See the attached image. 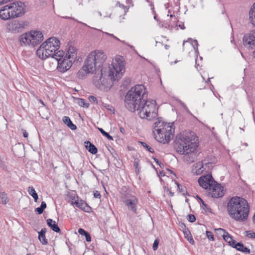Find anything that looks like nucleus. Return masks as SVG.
Returning a JSON list of instances; mask_svg holds the SVG:
<instances>
[{"label":"nucleus","mask_w":255,"mask_h":255,"mask_svg":"<svg viewBox=\"0 0 255 255\" xmlns=\"http://www.w3.org/2000/svg\"><path fill=\"white\" fill-rule=\"evenodd\" d=\"M78 104L80 106L84 108H88L89 107V104L86 103L85 100L83 99H79Z\"/></svg>","instance_id":"30"},{"label":"nucleus","mask_w":255,"mask_h":255,"mask_svg":"<svg viewBox=\"0 0 255 255\" xmlns=\"http://www.w3.org/2000/svg\"><path fill=\"white\" fill-rule=\"evenodd\" d=\"M44 210L42 209L40 207L36 208L35 209V212L38 214H41L43 212Z\"/></svg>","instance_id":"44"},{"label":"nucleus","mask_w":255,"mask_h":255,"mask_svg":"<svg viewBox=\"0 0 255 255\" xmlns=\"http://www.w3.org/2000/svg\"><path fill=\"white\" fill-rule=\"evenodd\" d=\"M0 17L3 20H6L11 17L10 14L8 13V10L5 12V9L0 10Z\"/></svg>","instance_id":"28"},{"label":"nucleus","mask_w":255,"mask_h":255,"mask_svg":"<svg viewBox=\"0 0 255 255\" xmlns=\"http://www.w3.org/2000/svg\"><path fill=\"white\" fill-rule=\"evenodd\" d=\"M254 57L255 58V50L253 52Z\"/></svg>","instance_id":"64"},{"label":"nucleus","mask_w":255,"mask_h":255,"mask_svg":"<svg viewBox=\"0 0 255 255\" xmlns=\"http://www.w3.org/2000/svg\"><path fill=\"white\" fill-rule=\"evenodd\" d=\"M31 36L30 32L21 34L19 37V40L21 45H31Z\"/></svg>","instance_id":"17"},{"label":"nucleus","mask_w":255,"mask_h":255,"mask_svg":"<svg viewBox=\"0 0 255 255\" xmlns=\"http://www.w3.org/2000/svg\"><path fill=\"white\" fill-rule=\"evenodd\" d=\"M243 42L244 45L249 49L255 48V29L244 35Z\"/></svg>","instance_id":"11"},{"label":"nucleus","mask_w":255,"mask_h":255,"mask_svg":"<svg viewBox=\"0 0 255 255\" xmlns=\"http://www.w3.org/2000/svg\"><path fill=\"white\" fill-rule=\"evenodd\" d=\"M89 100L91 103H95L96 104H98V101L97 98L94 96H90L89 97Z\"/></svg>","instance_id":"40"},{"label":"nucleus","mask_w":255,"mask_h":255,"mask_svg":"<svg viewBox=\"0 0 255 255\" xmlns=\"http://www.w3.org/2000/svg\"><path fill=\"white\" fill-rule=\"evenodd\" d=\"M86 149L91 153L95 154L97 153L98 149L97 147L90 141H86L84 142Z\"/></svg>","instance_id":"21"},{"label":"nucleus","mask_w":255,"mask_h":255,"mask_svg":"<svg viewBox=\"0 0 255 255\" xmlns=\"http://www.w3.org/2000/svg\"><path fill=\"white\" fill-rule=\"evenodd\" d=\"M123 202L126 204L128 209L133 213H136L138 199L135 196H132L130 198L123 199Z\"/></svg>","instance_id":"13"},{"label":"nucleus","mask_w":255,"mask_h":255,"mask_svg":"<svg viewBox=\"0 0 255 255\" xmlns=\"http://www.w3.org/2000/svg\"><path fill=\"white\" fill-rule=\"evenodd\" d=\"M202 163H203V165L204 166V167L206 168V170H209L212 168L213 163L212 162L208 161L206 159L202 160Z\"/></svg>","instance_id":"32"},{"label":"nucleus","mask_w":255,"mask_h":255,"mask_svg":"<svg viewBox=\"0 0 255 255\" xmlns=\"http://www.w3.org/2000/svg\"><path fill=\"white\" fill-rule=\"evenodd\" d=\"M159 245V241L157 239H156L153 244L152 248L154 251H156Z\"/></svg>","instance_id":"42"},{"label":"nucleus","mask_w":255,"mask_h":255,"mask_svg":"<svg viewBox=\"0 0 255 255\" xmlns=\"http://www.w3.org/2000/svg\"><path fill=\"white\" fill-rule=\"evenodd\" d=\"M65 56V52L62 50H59L56 52H54L53 54L51 55L50 57L52 58H54L58 62V60L61 59L62 60Z\"/></svg>","instance_id":"24"},{"label":"nucleus","mask_w":255,"mask_h":255,"mask_svg":"<svg viewBox=\"0 0 255 255\" xmlns=\"http://www.w3.org/2000/svg\"><path fill=\"white\" fill-rule=\"evenodd\" d=\"M71 204L75 205L77 208L85 212H89L91 209L87 203L81 199H77L75 201L72 199Z\"/></svg>","instance_id":"16"},{"label":"nucleus","mask_w":255,"mask_h":255,"mask_svg":"<svg viewBox=\"0 0 255 255\" xmlns=\"http://www.w3.org/2000/svg\"><path fill=\"white\" fill-rule=\"evenodd\" d=\"M78 233L82 236H84L86 238V240L87 242H90L91 241V238L90 234L86 232L85 230L82 228H79L78 229Z\"/></svg>","instance_id":"26"},{"label":"nucleus","mask_w":255,"mask_h":255,"mask_svg":"<svg viewBox=\"0 0 255 255\" xmlns=\"http://www.w3.org/2000/svg\"><path fill=\"white\" fill-rule=\"evenodd\" d=\"M31 32V46L34 47L40 43L43 39V35L40 31H32Z\"/></svg>","instance_id":"15"},{"label":"nucleus","mask_w":255,"mask_h":255,"mask_svg":"<svg viewBox=\"0 0 255 255\" xmlns=\"http://www.w3.org/2000/svg\"><path fill=\"white\" fill-rule=\"evenodd\" d=\"M176 184H177V186L178 189L179 190V192L182 193L183 194V195H185V193H186V191L185 188L184 187L182 186V185H181L180 184H179V183H178L177 182H176Z\"/></svg>","instance_id":"34"},{"label":"nucleus","mask_w":255,"mask_h":255,"mask_svg":"<svg viewBox=\"0 0 255 255\" xmlns=\"http://www.w3.org/2000/svg\"><path fill=\"white\" fill-rule=\"evenodd\" d=\"M22 133H23V136L25 137V138H27L28 137V133L27 132V131H26V130L25 129H22Z\"/></svg>","instance_id":"52"},{"label":"nucleus","mask_w":255,"mask_h":255,"mask_svg":"<svg viewBox=\"0 0 255 255\" xmlns=\"http://www.w3.org/2000/svg\"><path fill=\"white\" fill-rule=\"evenodd\" d=\"M198 183L201 187L208 190L213 183H215V181L211 175H207L200 177L198 179Z\"/></svg>","instance_id":"12"},{"label":"nucleus","mask_w":255,"mask_h":255,"mask_svg":"<svg viewBox=\"0 0 255 255\" xmlns=\"http://www.w3.org/2000/svg\"><path fill=\"white\" fill-rule=\"evenodd\" d=\"M28 192L31 196L35 195L37 193L32 186L29 187Z\"/></svg>","instance_id":"39"},{"label":"nucleus","mask_w":255,"mask_h":255,"mask_svg":"<svg viewBox=\"0 0 255 255\" xmlns=\"http://www.w3.org/2000/svg\"><path fill=\"white\" fill-rule=\"evenodd\" d=\"M189 242H190V243H191V244H193V243L194 242V241L193 239L192 238V239H190V240L189 241Z\"/></svg>","instance_id":"59"},{"label":"nucleus","mask_w":255,"mask_h":255,"mask_svg":"<svg viewBox=\"0 0 255 255\" xmlns=\"http://www.w3.org/2000/svg\"><path fill=\"white\" fill-rule=\"evenodd\" d=\"M120 131H121L122 133H123V134L125 133V131H125V128H123V127H120Z\"/></svg>","instance_id":"55"},{"label":"nucleus","mask_w":255,"mask_h":255,"mask_svg":"<svg viewBox=\"0 0 255 255\" xmlns=\"http://www.w3.org/2000/svg\"><path fill=\"white\" fill-rule=\"evenodd\" d=\"M206 234L207 237L208 238V239L210 241H214L215 239L214 237V235H213L212 233L210 231H207L206 232Z\"/></svg>","instance_id":"36"},{"label":"nucleus","mask_w":255,"mask_h":255,"mask_svg":"<svg viewBox=\"0 0 255 255\" xmlns=\"http://www.w3.org/2000/svg\"><path fill=\"white\" fill-rule=\"evenodd\" d=\"M63 122L72 130H75L77 128L76 126L72 123L69 117L64 116L63 118Z\"/></svg>","instance_id":"23"},{"label":"nucleus","mask_w":255,"mask_h":255,"mask_svg":"<svg viewBox=\"0 0 255 255\" xmlns=\"http://www.w3.org/2000/svg\"><path fill=\"white\" fill-rule=\"evenodd\" d=\"M5 7H8V13L11 18L19 17L24 13V4L21 1L10 3Z\"/></svg>","instance_id":"9"},{"label":"nucleus","mask_w":255,"mask_h":255,"mask_svg":"<svg viewBox=\"0 0 255 255\" xmlns=\"http://www.w3.org/2000/svg\"><path fill=\"white\" fill-rule=\"evenodd\" d=\"M169 47V45H167V44H166V45H165V48L166 49H168Z\"/></svg>","instance_id":"62"},{"label":"nucleus","mask_w":255,"mask_h":255,"mask_svg":"<svg viewBox=\"0 0 255 255\" xmlns=\"http://www.w3.org/2000/svg\"><path fill=\"white\" fill-rule=\"evenodd\" d=\"M47 225L54 232L57 233H61V230L58 224L55 221L51 219H48L46 221Z\"/></svg>","instance_id":"19"},{"label":"nucleus","mask_w":255,"mask_h":255,"mask_svg":"<svg viewBox=\"0 0 255 255\" xmlns=\"http://www.w3.org/2000/svg\"><path fill=\"white\" fill-rule=\"evenodd\" d=\"M187 219L189 222H190L191 223H193L195 221L196 217L193 214H189L187 216Z\"/></svg>","instance_id":"37"},{"label":"nucleus","mask_w":255,"mask_h":255,"mask_svg":"<svg viewBox=\"0 0 255 255\" xmlns=\"http://www.w3.org/2000/svg\"><path fill=\"white\" fill-rule=\"evenodd\" d=\"M0 203L4 205L6 204L9 201L7 194L4 192H0Z\"/></svg>","instance_id":"27"},{"label":"nucleus","mask_w":255,"mask_h":255,"mask_svg":"<svg viewBox=\"0 0 255 255\" xmlns=\"http://www.w3.org/2000/svg\"><path fill=\"white\" fill-rule=\"evenodd\" d=\"M42 209L44 210L46 208V204L44 201H42L41 202V205L40 206Z\"/></svg>","instance_id":"51"},{"label":"nucleus","mask_w":255,"mask_h":255,"mask_svg":"<svg viewBox=\"0 0 255 255\" xmlns=\"http://www.w3.org/2000/svg\"><path fill=\"white\" fill-rule=\"evenodd\" d=\"M32 197L34 198V201L35 202H36L38 199V196L37 194L36 193V194H35V195H33Z\"/></svg>","instance_id":"54"},{"label":"nucleus","mask_w":255,"mask_h":255,"mask_svg":"<svg viewBox=\"0 0 255 255\" xmlns=\"http://www.w3.org/2000/svg\"><path fill=\"white\" fill-rule=\"evenodd\" d=\"M206 168L203 165L202 161H199L195 163L192 168V172L196 175H200L205 171Z\"/></svg>","instance_id":"18"},{"label":"nucleus","mask_w":255,"mask_h":255,"mask_svg":"<svg viewBox=\"0 0 255 255\" xmlns=\"http://www.w3.org/2000/svg\"><path fill=\"white\" fill-rule=\"evenodd\" d=\"M250 206L247 201L238 196L232 197L227 204V210L230 216L238 221H244L247 219Z\"/></svg>","instance_id":"3"},{"label":"nucleus","mask_w":255,"mask_h":255,"mask_svg":"<svg viewBox=\"0 0 255 255\" xmlns=\"http://www.w3.org/2000/svg\"><path fill=\"white\" fill-rule=\"evenodd\" d=\"M6 0H0V5L6 3Z\"/></svg>","instance_id":"57"},{"label":"nucleus","mask_w":255,"mask_h":255,"mask_svg":"<svg viewBox=\"0 0 255 255\" xmlns=\"http://www.w3.org/2000/svg\"><path fill=\"white\" fill-rule=\"evenodd\" d=\"M253 220L254 223L255 224V214L254 215V216L253 218Z\"/></svg>","instance_id":"61"},{"label":"nucleus","mask_w":255,"mask_h":255,"mask_svg":"<svg viewBox=\"0 0 255 255\" xmlns=\"http://www.w3.org/2000/svg\"><path fill=\"white\" fill-rule=\"evenodd\" d=\"M105 33L108 35H109V36L113 37L114 38H115L119 41H120V40L118 38H117L116 36H114L113 34H110L108 32H105Z\"/></svg>","instance_id":"53"},{"label":"nucleus","mask_w":255,"mask_h":255,"mask_svg":"<svg viewBox=\"0 0 255 255\" xmlns=\"http://www.w3.org/2000/svg\"><path fill=\"white\" fill-rule=\"evenodd\" d=\"M64 18H65V19H73L75 21H76V22H78V23H80L84 25H85L86 26H88V27H89V26H88L86 23H83L81 21H78L77 19H75L74 17H69V16H65V17H63Z\"/></svg>","instance_id":"41"},{"label":"nucleus","mask_w":255,"mask_h":255,"mask_svg":"<svg viewBox=\"0 0 255 255\" xmlns=\"http://www.w3.org/2000/svg\"><path fill=\"white\" fill-rule=\"evenodd\" d=\"M121 5H122V4H121V3H120V2H119V1H118V2H117V4H116V6L119 5V6H121Z\"/></svg>","instance_id":"60"},{"label":"nucleus","mask_w":255,"mask_h":255,"mask_svg":"<svg viewBox=\"0 0 255 255\" xmlns=\"http://www.w3.org/2000/svg\"><path fill=\"white\" fill-rule=\"evenodd\" d=\"M94 197L95 198L100 199L101 197V195L98 191H95L94 192Z\"/></svg>","instance_id":"45"},{"label":"nucleus","mask_w":255,"mask_h":255,"mask_svg":"<svg viewBox=\"0 0 255 255\" xmlns=\"http://www.w3.org/2000/svg\"><path fill=\"white\" fill-rule=\"evenodd\" d=\"M246 236L250 238H255V232H252L251 231H246Z\"/></svg>","instance_id":"38"},{"label":"nucleus","mask_w":255,"mask_h":255,"mask_svg":"<svg viewBox=\"0 0 255 255\" xmlns=\"http://www.w3.org/2000/svg\"><path fill=\"white\" fill-rule=\"evenodd\" d=\"M58 38L51 37L42 43L36 51L37 56L42 60L50 57L60 47Z\"/></svg>","instance_id":"6"},{"label":"nucleus","mask_w":255,"mask_h":255,"mask_svg":"<svg viewBox=\"0 0 255 255\" xmlns=\"http://www.w3.org/2000/svg\"><path fill=\"white\" fill-rule=\"evenodd\" d=\"M77 50L73 46H70L67 51V53L64 57L58 60L57 69L58 71L64 73L69 70L73 63L77 59Z\"/></svg>","instance_id":"8"},{"label":"nucleus","mask_w":255,"mask_h":255,"mask_svg":"<svg viewBox=\"0 0 255 255\" xmlns=\"http://www.w3.org/2000/svg\"><path fill=\"white\" fill-rule=\"evenodd\" d=\"M216 231L218 234L221 235L224 240L227 242L230 246L233 247V245H235L236 241L233 239L232 236H231L227 232H226L225 230L219 228L216 229Z\"/></svg>","instance_id":"14"},{"label":"nucleus","mask_w":255,"mask_h":255,"mask_svg":"<svg viewBox=\"0 0 255 255\" xmlns=\"http://www.w3.org/2000/svg\"><path fill=\"white\" fill-rule=\"evenodd\" d=\"M249 17L251 22L255 26V2L253 5L250 12Z\"/></svg>","instance_id":"25"},{"label":"nucleus","mask_w":255,"mask_h":255,"mask_svg":"<svg viewBox=\"0 0 255 255\" xmlns=\"http://www.w3.org/2000/svg\"><path fill=\"white\" fill-rule=\"evenodd\" d=\"M224 187L219 184L216 181L213 183L208 190V195L212 198L222 197L224 195Z\"/></svg>","instance_id":"10"},{"label":"nucleus","mask_w":255,"mask_h":255,"mask_svg":"<svg viewBox=\"0 0 255 255\" xmlns=\"http://www.w3.org/2000/svg\"><path fill=\"white\" fill-rule=\"evenodd\" d=\"M165 189L166 190V191L168 193L170 196L172 197L174 196V193L172 192L170 189H169L167 187H165Z\"/></svg>","instance_id":"49"},{"label":"nucleus","mask_w":255,"mask_h":255,"mask_svg":"<svg viewBox=\"0 0 255 255\" xmlns=\"http://www.w3.org/2000/svg\"><path fill=\"white\" fill-rule=\"evenodd\" d=\"M47 229L46 228H42L40 232H38V239L40 243L43 245L48 244L47 239L45 237V233H46Z\"/></svg>","instance_id":"20"},{"label":"nucleus","mask_w":255,"mask_h":255,"mask_svg":"<svg viewBox=\"0 0 255 255\" xmlns=\"http://www.w3.org/2000/svg\"><path fill=\"white\" fill-rule=\"evenodd\" d=\"M188 41L193 42V43H192V44L193 45L194 49L198 51V43L197 40L195 39L193 40L192 38H189L188 39Z\"/></svg>","instance_id":"35"},{"label":"nucleus","mask_w":255,"mask_h":255,"mask_svg":"<svg viewBox=\"0 0 255 255\" xmlns=\"http://www.w3.org/2000/svg\"><path fill=\"white\" fill-rule=\"evenodd\" d=\"M184 234L186 238L188 237L189 235H191L189 231L187 229H185V231H184Z\"/></svg>","instance_id":"50"},{"label":"nucleus","mask_w":255,"mask_h":255,"mask_svg":"<svg viewBox=\"0 0 255 255\" xmlns=\"http://www.w3.org/2000/svg\"><path fill=\"white\" fill-rule=\"evenodd\" d=\"M152 158L156 162V163L160 166V167H161V165L163 166V164L161 163L157 158L153 157Z\"/></svg>","instance_id":"48"},{"label":"nucleus","mask_w":255,"mask_h":255,"mask_svg":"<svg viewBox=\"0 0 255 255\" xmlns=\"http://www.w3.org/2000/svg\"><path fill=\"white\" fill-rule=\"evenodd\" d=\"M139 143L142 145V146L145 149H146L149 152L151 153H153L154 152V149L149 146L145 142L140 141Z\"/></svg>","instance_id":"33"},{"label":"nucleus","mask_w":255,"mask_h":255,"mask_svg":"<svg viewBox=\"0 0 255 255\" xmlns=\"http://www.w3.org/2000/svg\"><path fill=\"white\" fill-rule=\"evenodd\" d=\"M145 89L143 85H137L129 90L125 97L126 107L130 111L134 112L139 110L141 104L146 98Z\"/></svg>","instance_id":"4"},{"label":"nucleus","mask_w":255,"mask_h":255,"mask_svg":"<svg viewBox=\"0 0 255 255\" xmlns=\"http://www.w3.org/2000/svg\"><path fill=\"white\" fill-rule=\"evenodd\" d=\"M197 197L199 198V199H200L201 203L202 204V208L205 211V212H209V213H212V210H211V208L209 207V206L208 205L206 204L204 202V201L201 198H200L198 196H197Z\"/></svg>","instance_id":"29"},{"label":"nucleus","mask_w":255,"mask_h":255,"mask_svg":"<svg viewBox=\"0 0 255 255\" xmlns=\"http://www.w3.org/2000/svg\"><path fill=\"white\" fill-rule=\"evenodd\" d=\"M150 6H151V9H152V13L154 15V19H155V20H157V17H156V14H155V10H154V8L153 4L152 3H151L150 4Z\"/></svg>","instance_id":"43"},{"label":"nucleus","mask_w":255,"mask_h":255,"mask_svg":"<svg viewBox=\"0 0 255 255\" xmlns=\"http://www.w3.org/2000/svg\"><path fill=\"white\" fill-rule=\"evenodd\" d=\"M232 247L236 249V250L239 251H241L246 254L250 253V250L246 247H245L244 245L241 243H237L236 241L235 245H233Z\"/></svg>","instance_id":"22"},{"label":"nucleus","mask_w":255,"mask_h":255,"mask_svg":"<svg viewBox=\"0 0 255 255\" xmlns=\"http://www.w3.org/2000/svg\"><path fill=\"white\" fill-rule=\"evenodd\" d=\"M104 106L105 108L109 111H113L114 110L113 107L109 104H106Z\"/></svg>","instance_id":"46"},{"label":"nucleus","mask_w":255,"mask_h":255,"mask_svg":"<svg viewBox=\"0 0 255 255\" xmlns=\"http://www.w3.org/2000/svg\"><path fill=\"white\" fill-rule=\"evenodd\" d=\"M107 56L101 51L95 50L91 52L85 61L84 65L77 73L80 79H83L87 74L99 71V73L94 76L93 81L95 86L102 91H108L111 85L108 79L112 81H118L125 72V63L121 58H116L115 62L111 65L104 64Z\"/></svg>","instance_id":"1"},{"label":"nucleus","mask_w":255,"mask_h":255,"mask_svg":"<svg viewBox=\"0 0 255 255\" xmlns=\"http://www.w3.org/2000/svg\"><path fill=\"white\" fill-rule=\"evenodd\" d=\"M178 26L180 27V28L182 29H184L185 28V27L184 26V24H179Z\"/></svg>","instance_id":"56"},{"label":"nucleus","mask_w":255,"mask_h":255,"mask_svg":"<svg viewBox=\"0 0 255 255\" xmlns=\"http://www.w3.org/2000/svg\"><path fill=\"white\" fill-rule=\"evenodd\" d=\"M196 136L192 132H183L179 137H176L175 148L180 154H185L184 160L190 164L196 159L197 154L195 151L198 146L196 142Z\"/></svg>","instance_id":"2"},{"label":"nucleus","mask_w":255,"mask_h":255,"mask_svg":"<svg viewBox=\"0 0 255 255\" xmlns=\"http://www.w3.org/2000/svg\"><path fill=\"white\" fill-rule=\"evenodd\" d=\"M100 132L105 137H106L109 140H113V137L111 136L109 133L105 131L102 128H98Z\"/></svg>","instance_id":"31"},{"label":"nucleus","mask_w":255,"mask_h":255,"mask_svg":"<svg viewBox=\"0 0 255 255\" xmlns=\"http://www.w3.org/2000/svg\"><path fill=\"white\" fill-rule=\"evenodd\" d=\"M120 7H121L122 9H124L125 13H126L128 11V9H129V8H128V6H125V5H124V4H122V5H121V6H120Z\"/></svg>","instance_id":"47"},{"label":"nucleus","mask_w":255,"mask_h":255,"mask_svg":"<svg viewBox=\"0 0 255 255\" xmlns=\"http://www.w3.org/2000/svg\"><path fill=\"white\" fill-rule=\"evenodd\" d=\"M183 227H184V228H185V229H186V226H185V225L184 224H182V226H181V227H182V228H183Z\"/></svg>","instance_id":"63"},{"label":"nucleus","mask_w":255,"mask_h":255,"mask_svg":"<svg viewBox=\"0 0 255 255\" xmlns=\"http://www.w3.org/2000/svg\"><path fill=\"white\" fill-rule=\"evenodd\" d=\"M18 24V22H17V21H14L13 23V25L14 26H15V28H16L17 27V25Z\"/></svg>","instance_id":"58"},{"label":"nucleus","mask_w":255,"mask_h":255,"mask_svg":"<svg viewBox=\"0 0 255 255\" xmlns=\"http://www.w3.org/2000/svg\"><path fill=\"white\" fill-rule=\"evenodd\" d=\"M173 126V123L170 124L162 122L161 118L156 119L153 127L156 140L163 144L168 143L174 136L175 129Z\"/></svg>","instance_id":"5"},{"label":"nucleus","mask_w":255,"mask_h":255,"mask_svg":"<svg viewBox=\"0 0 255 255\" xmlns=\"http://www.w3.org/2000/svg\"><path fill=\"white\" fill-rule=\"evenodd\" d=\"M138 115L141 119L152 120L157 116V108L156 101L154 100H147L145 97L144 102H142L139 110Z\"/></svg>","instance_id":"7"}]
</instances>
